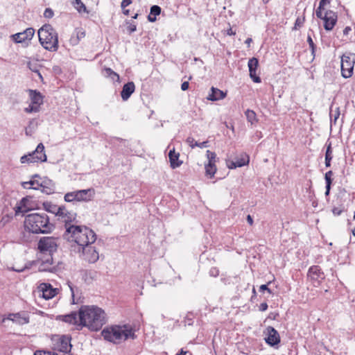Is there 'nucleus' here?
<instances>
[{
  "instance_id": "1",
  "label": "nucleus",
  "mask_w": 355,
  "mask_h": 355,
  "mask_svg": "<svg viewBox=\"0 0 355 355\" xmlns=\"http://www.w3.org/2000/svg\"><path fill=\"white\" fill-rule=\"evenodd\" d=\"M105 311L96 306H82L78 311L79 325L97 331L106 323Z\"/></svg>"
},
{
  "instance_id": "2",
  "label": "nucleus",
  "mask_w": 355,
  "mask_h": 355,
  "mask_svg": "<svg viewBox=\"0 0 355 355\" xmlns=\"http://www.w3.org/2000/svg\"><path fill=\"white\" fill-rule=\"evenodd\" d=\"M63 238L69 242H74L78 247L94 244L96 240V233L90 228L82 225H69L63 234Z\"/></svg>"
},
{
  "instance_id": "3",
  "label": "nucleus",
  "mask_w": 355,
  "mask_h": 355,
  "mask_svg": "<svg viewBox=\"0 0 355 355\" xmlns=\"http://www.w3.org/2000/svg\"><path fill=\"white\" fill-rule=\"evenodd\" d=\"M60 238L55 236H42L37 242V250L48 257L42 260L39 266L40 271L53 272L49 266L53 264V254L57 252L60 245Z\"/></svg>"
},
{
  "instance_id": "4",
  "label": "nucleus",
  "mask_w": 355,
  "mask_h": 355,
  "mask_svg": "<svg viewBox=\"0 0 355 355\" xmlns=\"http://www.w3.org/2000/svg\"><path fill=\"white\" fill-rule=\"evenodd\" d=\"M24 227L33 234H49L53 230L55 227L50 223L46 214L33 213L26 216Z\"/></svg>"
},
{
  "instance_id": "5",
  "label": "nucleus",
  "mask_w": 355,
  "mask_h": 355,
  "mask_svg": "<svg viewBox=\"0 0 355 355\" xmlns=\"http://www.w3.org/2000/svg\"><path fill=\"white\" fill-rule=\"evenodd\" d=\"M101 336L104 340L114 344H119L128 338H136L134 329L128 324L107 327L102 330Z\"/></svg>"
},
{
  "instance_id": "6",
  "label": "nucleus",
  "mask_w": 355,
  "mask_h": 355,
  "mask_svg": "<svg viewBox=\"0 0 355 355\" xmlns=\"http://www.w3.org/2000/svg\"><path fill=\"white\" fill-rule=\"evenodd\" d=\"M39 42L46 49L51 52L58 49V36L50 24H44L38 30Z\"/></svg>"
},
{
  "instance_id": "7",
  "label": "nucleus",
  "mask_w": 355,
  "mask_h": 355,
  "mask_svg": "<svg viewBox=\"0 0 355 355\" xmlns=\"http://www.w3.org/2000/svg\"><path fill=\"white\" fill-rule=\"evenodd\" d=\"M355 64V53H345L341 57V73L345 78H350L353 74Z\"/></svg>"
},
{
  "instance_id": "8",
  "label": "nucleus",
  "mask_w": 355,
  "mask_h": 355,
  "mask_svg": "<svg viewBox=\"0 0 355 355\" xmlns=\"http://www.w3.org/2000/svg\"><path fill=\"white\" fill-rule=\"evenodd\" d=\"M77 252L81 254L83 259L89 263H94L99 259L98 252L93 244H89L84 247H78Z\"/></svg>"
},
{
  "instance_id": "9",
  "label": "nucleus",
  "mask_w": 355,
  "mask_h": 355,
  "mask_svg": "<svg viewBox=\"0 0 355 355\" xmlns=\"http://www.w3.org/2000/svg\"><path fill=\"white\" fill-rule=\"evenodd\" d=\"M37 153H40V156L37 157L40 160V162H46L47 157L44 152V146L42 143H40L36 149L32 153H28V155H24L20 158V162L21 164L25 163H35L37 159H35V158H30L29 156H32L33 155H35Z\"/></svg>"
},
{
  "instance_id": "10",
  "label": "nucleus",
  "mask_w": 355,
  "mask_h": 355,
  "mask_svg": "<svg viewBox=\"0 0 355 355\" xmlns=\"http://www.w3.org/2000/svg\"><path fill=\"white\" fill-rule=\"evenodd\" d=\"M321 19L324 21V28L326 31H331L337 22L338 16L336 12L332 10H327L324 14L322 12Z\"/></svg>"
},
{
  "instance_id": "11",
  "label": "nucleus",
  "mask_w": 355,
  "mask_h": 355,
  "mask_svg": "<svg viewBox=\"0 0 355 355\" xmlns=\"http://www.w3.org/2000/svg\"><path fill=\"white\" fill-rule=\"evenodd\" d=\"M307 277L313 283L320 284L325 279V275L319 266L314 265L309 268Z\"/></svg>"
},
{
  "instance_id": "12",
  "label": "nucleus",
  "mask_w": 355,
  "mask_h": 355,
  "mask_svg": "<svg viewBox=\"0 0 355 355\" xmlns=\"http://www.w3.org/2000/svg\"><path fill=\"white\" fill-rule=\"evenodd\" d=\"M60 208L62 210H59V213H58L57 216L59 220H61L65 223L64 226L65 229L67 230V227L72 225L71 223L75 220L76 218V214L69 211L64 205L60 206Z\"/></svg>"
},
{
  "instance_id": "13",
  "label": "nucleus",
  "mask_w": 355,
  "mask_h": 355,
  "mask_svg": "<svg viewBox=\"0 0 355 355\" xmlns=\"http://www.w3.org/2000/svg\"><path fill=\"white\" fill-rule=\"evenodd\" d=\"M35 33L33 28H28L21 33H17L11 36L12 40L16 43H22L26 41H30Z\"/></svg>"
},
{
  "instance_id": "14",
  "label": "nucleus",
  "mask_w": 355,
  "mask_h": 355,
  "mask_svg": "<svg viewBox=\"0 0 355 355\" xmlns=\"http://www.w3.org/2000/svg\"><path fill=\"white\" fill-rule=\"evenodd\" d=\"M267 336L265 338L266 343L273 347L280 343V336L278 331L272 327H268L266 328Z\"/></svg>"
},
{
  "instance_id": "15",
  "label": "nucleus",
  "mask_w": 355,
  "mask_h": 355,
  "mask_svg": "<svg viewBox=\"0 0 355 355\" xmlns=\"http://www.w3.org/2000/svg\"><path fill=\"white\" fill-rule=\"evenodd\" d=\"M6 319L12 321L17 324L23 325L29 322V315L25 311L9 313L7 315Z\"/></svg>"
},
{
  "instance_id": "16",
  "label": "nucleus",
  "mask_w": 355,
  "mask_h": 355,
  "mask_svg": "<svg viewBox=\"0 0 355 355\" xmlns=\"http://www.w3.org/2000/svg\"><path fill=\"white\" fill-rule=\"evenodd\" d=\"M248 66L249 68L250 77L254 83H259L261 82V78L257 74V69L259 66V60L257 58H252L248 60Z\"/></svg>"
},
{
  "instance_id": "17",
  "label": "nucleus",
  "mask_w": 355,
  "mask_h": 355,
  "mask_svg": "<svg viewBox=\"0 0 355 355\" xmlns=\"http://www.w3.org/2000/svg\"><path fill=\"white\" fill-rule=\"evenodd\" d=\"M71 336L62 335L56 343L57 349L61 352L68 353L71 351Z\"/></svg>"
},
{
  "instance_id": "18",
  "label": "nucleus",
  "mask_w": 355,
  "mask_h": 355,
  "mask_svg": "<svg viewBox=\"0 0 355 355\" xmlns=\"http://www.w3.org/2000/svg\"><path fill=\"white\" fill-rule=\"evenodd\" d=\"M250 157L246 153L241 155L240 157L236 159L235 161L229 160L227 162V167L230 169H234L238 167H242L249 164Z\"/></svg>"
},
{
  "instance_id": "19",
  "label": "nucleus",
  "mask_w": 355,
  "mask_h": 355,
  "mask_svg": "<svg viewBox=\"0 0 355 355\" xmlns=\"http://www.w3.org/2000/svg\"><path fill=\"white\" fill-rule=\"evenodd\" d=\"M40 291L42 293V296L45 300H50L57 295V288H53L49 283H42L39 286Z\"/></svg>"
},
{
  "instance_id": "20",
  "label": "nucleus",
  "mask_w": 355,
  "mask_h": 355,
  "mask_svg": "<svg viewBox=\"0 0 355 355\" xmlns=\"http://www.w3.org/2000/svg\"><path fill=\"white\" fill-rule=\"evenodd\" d=\"M40 188L42 193L50 195L55 192V185L53 180L49 179L47 177H44L40 183Z\"/></svg>"
},
{
  "instance_id": "21",
  "label": "nucleus",
  "mask_w": 355,
  "mask_h": 355,
  "mask_svg": "<svg viewBox=\"0 0 355 355\" xmlns=\"http://www.w3.org/2000/svg\"><path fill=\"white\" fill-rule=\"evenodd\" d=\"M95 194L94 189H82L76 191V201L88 202L91 200Z\"/></svg>"
},
{
  "instance_id": "22",
  "label": "nucleus",
  "mask_w": 355,
  "mask_h": 355,
  "mask_svg": "<svg viewBox=\"0 0 355 355\" xmlns=\"http://www.w3.org/2000/svg\"><path fill=\"white\" fill-rule=\"evenodd\" d=\"M135 90V85L133 82L125 83L121 92V96L123 101H127Z\"/></svg>"
},
{
  "instance_id": "23",
  "label": "nucleus",
  "mask_w": 355,
  "mask_h": 355,
  "mask_svg": "<svg viewBox=\"0 0 355 355\" xmlns=\"http://www.w3.org/2000/svg\"><path fill=\"white\" fill-rule=\"evenodd\" d=\"M78 313L76 311H71L70 313L67 315H58V319L69 324L79 325V318L78 319Z\"/></svg>"
},
{
  "instance_id": "24",
  "label": "nucleus",
  "mask_w": 355,
  "mask_h": 355,
  "mask_svg": "<svg viewBox=\"0 0 355 355\" xmlns=\"http://www.w3.org/2000/svg\"><path fill=\"white\" fill-rule=\"evenodd\" d=\"M226 95V92H224L223 91L218 88L211 87V93L209 94L207 98L209 101H216L218 100L223 99L224 98H225Z\"/></svg>"
},
{
  "instance_id": "25",
  "label": "nucleus",
  "mask_w": 355,
  "mask_h": 355,
  "mask_svg": "<svg viewBox=\"0 0 355 355\" xmlns=\"http://www.w3.org/2000/svg\"><path fill=\"white\" fill-rule=\"evenodd\" d=\"M180 153H175V148L170 150L168 153V158L171 163V167L172 168H176L180 166L182 164V161L179 160Z\"/></svg>"
},
{
  "instance_id": "26",
  "label": "nucleus",
  "mask_w": 355,
  "mask_h": 355,
  "mask_svg": "<svg viewBox=\"0 0 355 355\" xmlns=\"http://www.w3.org/2000/svg\"><path fill=\"white\" fill-rule=\"evenodd\" d=\"M28 92L32 104H35L40 107L43 103V96L40 92L33 89H28Z\"/></svg>"
},
{
  "instance_id": "27",
  "label": "nucleus",
  "mask_w": 355,
  "mask_h": 355,
  "mask_svg": "<svg viewBox=\"0 0 355 355\" xmlns=\"http://www.w3.org/2000/svg\"><path fill=\"white\" fill-rule=\"evenodd\" d=\"M161 10L162 9L159 6L154 5L151 6L150 14L148 15V20L150 22H155L157 20L156 16L160 15Z\"/></svg>"
},
{
  "instance_id": "28",
  "label": "nucleus",
  "mask_w": 355,
  "mask_h": 355,
  "mask_svg": "<svg viewBox=\"0 0 355 355\" xmlns=\"http://www.w3.org/2000/svg\"><path fill=\"white\" fill-rule=\"evenodd\" d=\"M186 141L191 148H194L195 147H199L200 148H207V147H208V143H209L208 141H202V142L196 141L195 139L191 137H189L187 139Z\"/></svg>"
},
{
  "instance_id": "29",
  "label": "nucleus",
  "mask_w": 355,
  "mask_h": 355,
  "mask_svg": "<svg viewBox=\"0 0 355 355\" xmlns=\"http://www.w3.org/2000/svg\"><path fill=\"white\" fill-rule=\"evenodd\" d=\"M43 206H44V209L46 211L50 212L51 214H54L56 216H57L58 213H59V210H62L60 208V206L54 205V204L51 203V202H44Z\"/></svg>"
},
{
  "instance_id": "30",
  "label": "nucleus",
  "mask_w": 355,
  "mask_h": 355,
  "mask_svg": "<svg viewBox=\"0 0 355 355\" xmlns=\"http://www.w3.org/2000/svg\"><path fill=\"white\" fill-rule=\"evenodd\" d=\"M103 73L105 77L110 78L113 81H119L120 77L119 74L114 72L112 69L105 68Z\"/></svg>"
},
{
  "instance_id": "31",
  "label": "nucleus",
  "mask_w": 355,
  "mask_h": 355,
  "mask_svg": "<svg viewBox=\"0 0 355 355\" xmlns=\"http://www.w3.org/2000/svg\"><path fill=\"white\" fill-rule=\"evenodd\" d=\"M37 125V122L35 119H31L27 127L25 128V134L27 136H31L34 132L35 127Z\"/></svg>"
},
{
  "instance_id": "32",
  "label": "nucleus",
  "mask_w": 355,
  "mask_h": 355,
  "mask_svg": "<svg viewBox=\"0 0 355 355\" xmlns=\"http://www.w3.org/2000/svg\"><path fill=\"white\" fill-rule=\"evenodd\" d=\"M205 173L207 176H209L210 178L214 177V174L216 172V166L215 164H206L205 166Z\"/></svg>"
},
{
  "instance_id": "33",
  "label": "nucleus",
  "mask_w": 355,
  "mask_h": 355,
  "mask_svg": "<svg viewBox=\"0 0 355 355\" xmlns=\"http://www.w3.org/2000/svg\"><path fill=\"white\" fill-rule=\"evenodd\" d=\"M72 3L73 4L75 8L78 10V12L88 13L85 5L81 1V0H74V1L72 2Z\"/></svg>"
},
{
  "instance_id": "34",
  "label": "nucleus",
  "mask_w": 355,
  "mask_h": 355,
  "mask_svg": "<svg viewBox=\"0 0 355 355\" xmlns=\"http://www.w3.org/2000/svg\"><path fill=\"white\" fill-rule=\"evenodd\" d=\"M329 3V0H320L319 3V6L316 9L315 15L318 18L322 17V12H323V10L324 9V6Z\"/></svg>"
},
{
  "instance_id": "35",
  "label": "nucleus",
  "mask_w": 355,
  "mask_h": 355,
  "mask_svg": "<svg viewBox=\"0 0 355 355\" xmlns=\"http://www.w3.org/2000/svg\"><path fill=\"white\" fill-rule=\"evenodd\" d=\"M245 116L248 122L251 124H253L255 121H257L256 119V113L252 110H247L245 112Z\"/></svg>"
},
{
  "instance_id": "36",
  "label": "nucleus",
  "mask_w": 355,
  "mask_h": 355,
  "mask_svg": "<svg viewBox=\"0 0 355 355\" xmlns=\"http://www.w3.org/2000/svg\"><path fill=\"white\" fill-rule=\"evenodd\" d=\"M326 146V152H325V158L333 159V148L331 142L327 140L325 144Z\"/></svg>"
},
{
  "instance_id": "37",
  "label": "nucleus",
  "mask_w": 355,
  "mask_h": 355,
  "mask_svg": "<svg viewBox=\"0 0 355 355\" xmlns=\"http://www.w3.org/2000/svg\"><path fill=\"white\" fill-rule=\"evenodd\" d=\"M307 42H308L309 45V48H310L311 51V55L313 56V59H314V58L315 56L316 45L313 42V40L311 38V36L310 35H308Z\"/></svg>"
},
{
  "instance_id": "38",
  "label": "nucleus",
  "mask_w": 355,
  "mask_h": 355,
  "mask_svg": "<svg viewBox=\"0 0 355 355\" xmlns=\"http://www.w3.org/2000/svg\"><path fill=\"white\" fill-rule=\"evenodd\" d=\"M76 191L68 192L64 195V199L67 202L76 201Z\"/></svg>"
},
{
  "instance_id": "39",
  "label": "nucleus",
  "mask_w": 355,
  "mask_h": 355,
  "mask_svg": "<svg viewBox=\"0 0 355 355\" xmlns=\"http://www.w3.org/2000/svg\"><path fill=\"white\" fill-rule=\"evenodd\" d=\"M80 41L85 37V31L83 28H77L73 33Z\"/></svg>"
},
{
  "instance_id": "40",
  "label": "nucleus",
  "mask_w": 355,
  "mask_h": 355,
  "mask_svg": "<svg viewBox=\"0 0 355 355\" xmlns=\"http://www.w3.org/2000/svg\"><path fill=\"white\" fill-rule=\"evenodd\" d=\"M206 155L208 159V163L209 164H215L216 159V155L214 152H211L209 150H207L206 152Z\"/></svg>"
},
{
  "instance_id": "41",
  "label": "nucleus",
  "mask_w": 355,
  "mask_h": 355,
  "mask_svg": "<svg viewBox=\"0 0 355 355\" xmlns=\"http://www.w3.org/2000/svg\"><path fill=\"white\" fill-rule=\"evenodd\" d=\"M12 218V217L8 214L2 216V217L0 219V228H3L6 224H8L11 220Z\"/></svg>"
},
{
  "instance_id": "42",
  "label": "nucleus",
  "mask_w": 355,
  "mask_h": 355,
  "mask_svg": "<svg viewBox=\"0 0 355 355\" xmlns=\"http://www.w3.org/2000/svg\"><path fill=\"white\" fill-rule=\"evenodd\" d=\"M40 111V107L35 104H31L24 109V112L26 113L37 112Z\"/></svg>"
},
{
  "instance_id": "43",
  "label": "nucleus",
  "mask_w": 355,
  "mask_h": 355,
  "mask_svg": "<svg viewBox=\"0 0 355 355\" xmlns=\"http://www.w3.org/2000/svg\"><path fill=\"white\" fill-rule=\"evenodd\" d=\"M184 325L191 326L193 324V315L191 313H188L185 316L184 321Z\"/></svg>"
},
{
  "instance_id": "44",
  "label": "nucleus",
  "mask_w": 355,
  "mask_h": 355,
  "mask_svg": "<svg viewBox=\"0 0 355 355\" xmlns=\"http://www.w3.org/2000/svg\"><path fill=\"white\" fill-rule=\"evenodd\" d=\"M127 26V31L129 33V34L132 33L133 32L136 31L137 30V25L135 23H132L130 21H125Z\"/></svg>"
},
{
  "instance_id": "45",
  "label": "nucleus",
  "mask_w": 355,
  "mask_h": 355,
  "mask_svg": "<svg viewBox=\"0 0 355 355\" xmlns=\"http://www.w3.org/2000/svg\"><path fill=\"white\" fill-rule=\"evenodd\" d=\"M333 175H334V173H333L332 171H329L325 173L324 180H325L326 184H332Z\"/></svg>"
},
{
  "instance_id": "46",
  "label": "nucleus",
  "mask_w": 355,
  "mask_h": 355,
  "mask_svg": "<svg viewBox=\"0 0 355 355\" xmlns=\"http://www.w3.org/2000/svg\"><path fill=\"white\" fill-rule=\"evenodd\" d=\"M304 21H305L304 17H298L295 20L293 29L297 30V29L300 28V27H302Z\"/></svg>"
},
{
  "instance_id": "47",
  "label": "nucleus",
  "mask_w": 355,
  "mask_h": 355,
  "mask_svg": "<svg viewBox=\"0 0 355 355\" xmlns=\"http://www.w3.org/2000/svg\"><path fill=\"white\" fill-rule=\"evenodd\" d=\"M28 183H29V185L31 186V189L37 190L40 189V183L38 180H31L30 181H28Z\"/></svg>"
},
{
  "instance_id": "48",
  "label": "nucleus",
  "mask_w": 355,
  "mask_h": 355,
  "mask_svg": "<svg viewBox=\"0 0 355 355\" xmlns=\"http://www.w3.org/2000/svg\"><path fill=\"white\" fill-rule=\"evenodd\" d=\"M345 211V207L341 206L340 207H334L332 209V213L335 216H338L341 215L343 212Z\"/></svg>"
},
{
  "instance_id": "49",
  "label": "nucleus",
  "mask_w": 355,
  "mask_h": 355,
  "mask_svg": "<svg viewBox=\"0 0 355 355\" xmlns=\"http://www.w3.org/2000/svg\"><path fill=\"white\" fill-rule=\"evenodd\" d=\"M332 107V105L331 106V108ZM340 116V110L339 107H336L334 114H331V109L330 110V117L332 119V117H334V122L336 123L337 119H338Z\"/></svg>"
},
{
  "instance_id": "50",
  "label": "nucleus",
  "mask_w": 355,
  "mask_h": 355,
  "mask_svg": "<svg viewBox=\"0 0 355 355\" xmlns=\"http://www.w3.org/2000/svg\"><path fill=\"white\" fill-rule=\"evenodd\" d=\"M53 15H54V13L51 8H47L45 9L44 12V17L51 19L53 17Z\"/></svg>"
},
{
  "instance_id": "51",
  "label": "nucleus",
  "mask_w": 355,
  "mask_h": 355,
  "mask_svg": "<svg viewBox=\"0 0 355 355\" xmlns=\"http://www.w3.org/2000/svg\"><path fill=\"white\" fill-rule=\"evenodd\" d=\"M209 274L211 277H216L219 275V270L216 267H212L209 270Z\"/></svg>"
},
{
  "instance_id": "52",
  "label": "nucleus",
  "mask_w": 355,
  "mask_h": 355,
  "mask_svg": "<svg viewBox=\"0 0 355 355\" xmlns=\"http://www.w3.org/2000/svg\"><path fill=\"white\" fill-rule=\"evenodd\" d=\"M69 42L72 46H76L80 42V40L78 38H76L73 33H72L69 39Z\"/></svg>"
},
{
  "instance_id": "53",
  "label": "nucleus",
  "mask_w": 355,
  "mask_h": 355,
  "mask_svg": "<svg viewBox=\"0 0 355 355\" xmlns=\"http://www.w3.org/2000/svg\"><path fill=\"white\" fill-rule=\"evenodd\" d=\"M260 292L267 291L268 293L271 294L272 291L268 287V284H262L259 287Z\"/></svg>"
},
{
  "instance_id": "54",
  "label": "nucleus",
  "mask_w": 355,
  "mask_h": 355,
  "mask_svg": "<svg viewBox=\"0 0 355 355\" xmlns=\"http://www.w3.org/2000/svg\"><path fill=\"white\" fill-rule=\"evenodd\" d=\"M132 3V0H122L121 6L122 8H125Z\"/></svg>"
},
{
  "instance_id": "55",
  "label": "nucleus",
  "mask_w": 355,
  "mask_h": 355,
  "mask_svg": "<svg viewBox=\"0 0 355 355\" xmlns=\"http://www.w3.org/2000/svg\"><path fill=\"white\" fill-rule=\"evenodd\" d=\"M70 291L71 292V298H72V303L76 304L75 302V292H74V288L73 287L72 284H69Z\"/></svg>"
},
{
  "instance_id": "56",
  "label": "nucleus",
  "mask_w": 355,
  "mask_h": 355,
  "mask_svg": "<svg viewBox=\"0 0 355 355\" xmlns=\"http://www.w3.org/2000/svg\"><path fill=\"white\" fill-rule=\"evenodd\" d=\"M268 307V304L266 302H263L259 305V310L260 311H265L267 310Z\"/></svg>"
},
{
  "instance_id": "57",
  "label": "nucleus",
  "mask_w": 355,
  "mask_h": 355,
  "mask_svg": "<svg viewBox=\"0 0 355 355\" xmlns=\"http://www.w3.org/2000/svg\"><path fill=\"white\" fill-rule=\"evenodd\" d=\"M49 355L50 352L44 350H37L34 352V355Z\"/></svg>"
},
{
  "instance_id": "58",
  "label": "nucleus",
  "mask_w": 355,
  "mask_h": 355,
  "mask_svg": "<svg viewBox=\"0 0 355 355\" xmlns=\"http://www.w3.org/2000/svg\"><path fill=\"white\" fill-rule=\"evenodd\" d=\"M189 83L188 81H184L181 85V89L182 91H186L189 89Z\"/></svg>"
},
{
  "instance_id": "59",
  "label": "nucleus",
  "mask_w": 355,
  "mask_h": 355,
  "mask_svg": "<svg viewBox=\"0 0 355 355\" xmlns=\"http://www.w3.org/2000/svg\"><path fill=\"white\" fill-rule=\"evenodd\" d=\"M279 316V314L277 313H270L268 318L271 320H275L276 318Z\"/></svg>"
},
{
  "instance_id": "60",
  "label": "nucleus",
  "mask_w": 355,
  "mask_h": 355,
  "mask_svg": "<svg viewBox=\"0 0 355 355\" xmlns=\"http://www.w3.org/2000/svg\"><path fill=\"white\" fill-rule=\"evenodd\" d=\"M331 184H326V187H325V189H326L325 196H328L329 195L330 190H331Z\"/></svg>"
},
{
  "instance_id": "61",
  "label": "nucleus",
  "mask_w": 355,
  "mask_h": 355,
  "mask_svg": "<svg viewBox=\"0 0 355 355\" xmlns=\"http://www.w3.org/2000/svg\"><path fill=\"white\" fill-rule=\"evenodd\" d=\"M352 31V28L350 26H346L343 30V34L345 35H347L349 33Z\"/></svg>"
},
{
  "instance_id": "62",
  "label": "nucleus",
  "mask_w": 355,
  "mask_h": 355,
  "mask_svg": "<svg viewBox=\"0 0 355 355\" xmlns=\"http://www.w3.org/2000/svg\"><path fill=\"white\" fill-rule=\"evenodd\" d=\"M247 222L250 225H253V218L252 217L250 216V215H248L247 216Z\"/></svg>"
},
{
  "instance_id": "63",
  "label": "nucleus",
  "mask_w": 355,
  "mask_h": 355,
  "mask_svg": "<svg viewBox=\"0 0 355 355\" xmlns=\"http://www.w3.org/2000/svg\"><path fill=\"white\" fill-rule=\"evenodd\" d=\"M331 159L325 158L324 164L326 167L328 168L331 166Z\"/></svg>"
},
{
  "instance_id": "64",
  "label": "nucleus",
  "mask_w": 355,
  "mask_h": 355,
  "mask_svg": "<svg viewBox=\"0 0 355 355\" xmlns=\"http://www.w3.org/2000/svg\"><path fill=\"white\" fill-rule=\"evenodd\" d=\"M187 352V351H184L183 349H181L176 355H186Z\"/></svg>"
}]
</instances>
